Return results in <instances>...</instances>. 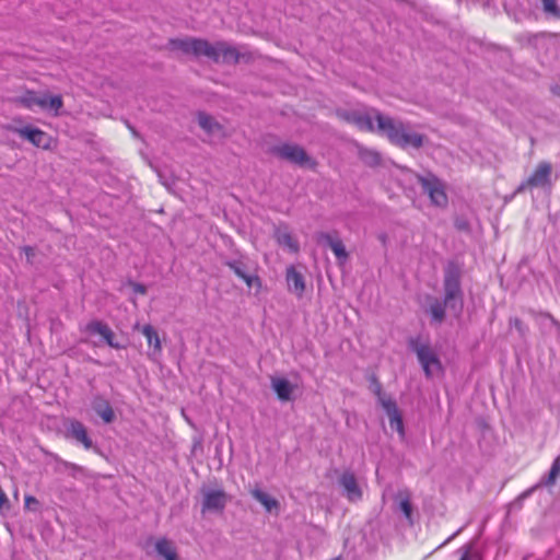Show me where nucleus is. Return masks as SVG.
I'll return each mask as SVG.
<instances>
[{
  "mask_svg": "<svg viewBox=\"0 0 560 560\" xmlns=\"http://www.w3.org/2000/svg\"><path fill=\"white\" fill-rule=\"evenodd\" d=\"M167 49L195 58L205 57L215 63L220 61L235 63L240 58L236 48L225 42L211 44L207 39L189 36L184 38H171L167 43Z\"/></svg>",
  "mask_w": 560,
  "mask_h": 560,
  "instance_id": "1",
  "label": "nucleus"
},
{
  "mask_svg": "<svg viewBox=\"0 0 560 560\" xmlns=\"http://www.w3.org/2000/svg\"><path fill=\"white\" fill-rule=\"evenodd\" d=\"M377 131L386 136L388 140L401 148L419 149L423 144V136L413 132L401 121L395 120L388 116H377Z\"/></svg>",
  "mask_w": 560,
  "mask_h": 560,
  "instance_id": "2",
  "label": "nucleus"
},
{
  "mask_svg": "<svg viewBox=\"0 0 560 560\" xmlns=\"http://www.w3.org/2000/svg\"><path fill=\"white\" fill-rule=\"evenodd\" d=\"M462 267L458 262L451 260L444 268V299L448 307L457 313L463 310V291L460 285Z\"/></svg>",
  "mask_w": 560,
  "mask_h": 560,
  "instance_id": "3",
  "label": "nucleus"
},
{
  "mask_svg": "<svg viewBox=\"0 0 560 560\" xmlns=\"http://www.w3.org/2000/svg\"><path fill=\"white\" fill-rule=\"evenodd\" d=\"M408 343L409 348L417 354L418 361L428 378L442 372L441 360L428 342H421L419 338H411Z\"/></svg>",
  "mask_w": 560,
  "mask_h": 560,
  "instance_id": "4",
  "label": "nucleus"
},
{
  "mask_svg": "<svg viewBox=\"0 0 560 560\" xmlns=\"http://www.w3.org/2000/svg\"><path fill=\"white\" fill-rule=\"evenodd\" d=\"M201 514H222L230 502V495L221 488L202 487Z\"/></svg>",
  "mask_w": 560,
  "mask_h": 560,
  "instance_id": "5",
  "label": "nucleus"
},
{
  "mask_svg": "<svg viewBox=\"0 0 560 560\" xmlns=\"http://www.w3.org/2000/svg\"><path fill=\"white\" fill-rule=\"evenodd\" d=\"M337 115L345 121L354 125L362 131H374L373 120L377 121V116H383L377 109H341Z\"/></svg>",
  "mask_w": 560,
  "mask_h": 560,
  "instance_id": "6",
  "label": "nucleus"
},
{
  "mask_svg": "<svg viewBox=\"0 0 560 560\" xmlns=\"http://www.w3.org/2000/svg\"><path fill=\"white\" fill-rule=\"evenodd\" d=\"M272 153L300 167L314 168L316 166V162L298 144L282 143L275 147Z\"/></svg>",
  "mask_w": 560,
  "mask_h": 560,
  "instance_id": "7",
  "label": "nucleus"
},
{
  "mask_svg": "<svg viewBox=\"0 0 560 560\" xmlns=\"http://www.w3.org/2000/svg\"><path fill=\"white\" fill-rule=\"evenodd\" d=\"M417 180L422 190L429 195L433 205L438 207H444L447 205V196L444 190V185L436 176L433 174H428L425 176L418 175Z\"/></svg>",
  "mask_w": 560,
  "mask_h": 560,
  "instance_id": "8",
  "label": "nucleus"
},
{
  "mask_svg": "<svg viewBox=\"0 0 560 560\" xmlns=\"http://www.w3.org/2000/svg\"><path fill=\"white\" fill-rule=\"evenodd\" d=\"M551 174L552 165L549 162L538 163L536 170L528 177V179L521 184L517 192L523 191L525 188H551Z\"/></svg>",
  "mask_w": 560,
  "mask_h": 560,
  "instance_id": "9",
  "label": "nucleus"
},
{
  "mask_svg": "<svg viewBox=\"0 0 560 560\" xmlns=\"http://www.w3.org/2000/svg\"><path fill=\"white\" fill-rule=\"evenodd\" d=\"M65 436L69 440H73L79 444H82L85 450H97L94 446L92 439L88 433L86 427L79 420L69 419L65 423Z\"/></svg>",
  "mask_w": 560,
  "mask_h": 560,
  "instance_id": "10",
  "label": "nucleus"
},
{
  "mask_svg": "<svg viewBox=\"0 0 560 560\" xmlns=\"http://www.w3.org/2000/svg\"><path fill=\"white\" fill-rule=\"evenodd\" d=\"M339 486L343 489V495L350 502H358L362 499V489L358 483L354 472L345 470L338 478Z\"/></svg>",
  "mask_w": 560,
  "mask_h": 560,
  "instance_id": "11",
  "label": "nucleus"
},
{
  "mask_svg": "<svg viewBox=\"0 0 560 560\" xmlns=\"http://www.w3.org/2000/svg\"><path fill=\"white\" fill-rule=\"evenodd\" d=\"M318 244L329 247L340 264L348 259V253L337 233L320 232L316 237Z\"/></svg>",
  "mask_w": 560,
  "mask_h": 560,
  "instance_id": "12",
  "label": "nucleus"
},
{
  "mask_svg": "<svg viewBox=\"0 0 560 560\" xmlns=\"http://www.w3.org/2000/svg\"><path fill=\"white\" fill-rule=\"evenodd\" d=\"M84 331L89 335H100L104 342L114 349H121L122 346L115 341V334L104 322L94 319L86 324Z\"/></svg>",
  "mask_w": 560,
  "mask_h": 560,
  "instance_id": "13",
  "label": "nucleus"
},
{
  "mask_svg": "<svg viewBox=\"0 0 560 560\" xmlns=\"http://www.w3.org/2000/svg\"><path fill=\"white\" fill-rule=\"evenodd\" d=\"M15 132L21 138L28 140L37 148L48 149L50 147V137L39 128L25 126L18 128Z\"/></svg>",
  "mask_w": 560,
  "mask_h": 560,
  "instance_id": "14",
  "label": "nucleus"
},
{
  "mask_svg": "<svg viewBox=\"0 0 560 560\" xmlns=\"http://www.w3.org/2000/svg\"><path fill=\"white\" fill-rule=\"evenodd\" d=\"M91 407L105 423L114 422L116 418L114 409L109 400L105 398L103 395H95L92 398Z\"/></svg>",
  "mask_w": 560,
  "mask_h": 560,
  "instance_id": "15",
  "label": "nucleus"
},
{
  "mask_svg": "<svg viewBox=\"0 0 560 560\" xmlns=\"http://www.w3.org/2000/svg\"><path fill=\"white\" fill-rule=\"evenodd\" d=\"M288 289L290 292L302 296L305 291V278L294 266H289L285 272Z\"/></svg>",
  "mask_w": 560,
  "mask_h": 560,
  "instance_id": "16",
  "label": "nucleus"
},
{
  "mask_svg": "<svg viewBox=\"0 0 560 560\" xmlns=\"http://www.w3.org/2000/svg\"><path fill=\"white\" fill-rule=\"evenodd\" d=\"M271 387L277 394V397L281 401H290L292 399V393L294 390V385H292L287 378L271 376L270 377Z\"/></svg>",
  "mask_w": 560,
  "mask_h": 560,
  "instance_id": "17",
  "label": "nucleus"
},
{
  "mask_svg": "<svg viewBox=\"0 0 560 560\" xmlns=\"http://www.w3.org/2000/svg\"><path fill=\"white\" fill-rule=\"evenodd\" d=\"M383 409L385 410L388 419L389 425L393 430H396L401 436H404V422L402 417L398 410L396 401H387L384 402Z\"/></svg>",
  "mask_w": 560,
  "mask_h": 560,
  "instance_id": "18",
  "label": "nucleus"
},
{
  "mask_svg": "<svg viewBox=\"0 0 560 560\" xmlns=\"http://www.w3.org/2000/svg\"><path fill=\"white\" fill-rule=\"evenodd\" d=\"M141 332L147 338L149 346L153 348L149 353V357L152 360H156L162 351L161 339L156 329L151 325H144L141 329Z\"/></svg>",
  "mask_w": 560,
  "mask_h": 560,
  "instance_id": "19",
  "label": "nucleus"
},
{
  "mask_svg": "<svg viewBox=\"0 0 560 560\" xmlns=\"http://www.w3.org/2000/svg\"><path fill=\"white\" fill-rule=\"evenodd\" d=\"M428 307L427 312L431 315L432 320L441 324L445 319V308L448 307V304L444 301L439 300L434 296H428Z\"/></svg>",
  "mask_w": 560,
  "mask_h": 560,
  "instance_id": "20",
  "label": "nucleus"
},
{
  "mask_svg": "<svg viewBox=\"0 0 560 560\" xmlns=\"http://www.w3.org/2000/svg\"><path fill=\"white\" fill-rule=\"evenodd\" d=\"M44 95L45 93L26 91L23 95L16 98V102L31 110H34L36 107L42 109L45 106Z\"/></svg>",
  "mask_w": 560,
  "mask_h": 560,
  "instance_id": "21",
  "label": "nucleus"
},
{
  "mask_svg": "<svg viewBox=\"0 0 560 560\" xmlns=\"http://www.w3.org/2000/svg\"><path fill=\"white\" fill-rule=\"evenodd\" d=\"M198 124L210 136L220 137L223 135L222 126L206 113H199Z\"/></svg>",
  "mask_w": 560,
  "mask_h": 560,
  "instance_id": "22",
  "label": "nucleus"
},
{
  "mask_svg": "<svg viewBox=\"0 0 560 560\" xmlns=\"http://www.w3.org/2000/svg\"><path fill=\"white\" fill-rule=\"evenodd\" d=\"M155 551L158 556L163 558L164 560H179L178 553L173 541H171L167 538H160L156 540Z\"/></svg>",
  "mask_w": 560,
  "mask_h": 560,
  "instance_id": "23",
  "label": "nucleus"
},
{
  "mask_svg": "<svg viewBox=\"0 0 560 560\" xmlns=\"http://www.w3.org/2000/svg\"><path fill=\"white\" fill-rule=\"evenodd\" d=\"M276 237L278 243L287 247L291 253H298L300 249L299 242L292 236V234L287 229H279L276 232Z\"/></svg>",
  "mask_w": 560,
  "mask_h": 560,
  "instance_id": "24",
  "label": "nucleus"
},
{
  "mask_svg": "<svg viewBox=\"0 0 560 560\" xmlns=\"http://www.w3.org/2000/svg\"><path fill=\"white\" fill-rule=\"evenodd\" d=\"M250 494L256 501L262 504L268 512L278 506V501L276 499L271 498L268 493L258 488L252 490Z\"/></svg>",
  "mask_w": 560,
  "mask_h": 560,
  "instance_id": "25",
  "label": "nucleus"
},
{
  "mask_svg": "<svg viewBox=\"0 0 560 560\" xmlns=\"http://www.w3.org/2000/svg\"><path fill=\"white\" fill-rule=\"evenodd\" d=\"M359 158L369 166H376L381 163L380 153L372 149L359 148Z\"/></svg>",
  "mask_w": 560,
  "mask_h": 560,
  "instance_id": "26",
  "label": "nucleus"
},
{
  "mask_svg": "<svg viewBox=\"0 0 560 560\" xmlns=\"http://www.w3.org/2000/svg\"><path fill=\"white\" fill-rule=\"evenodd\" d=\"M233 272L240 277L245 278V273L248 272V265L243 257L237 259H229L224 262Z\"/></svg>",
  "mask_w": 560,
  "mask_h": 560,
  "instance_id": "27",
  "label": "nucleus"
},
{
  "mask_svg": "<svg viewBox=\"0 0 560 560\" xmlns=\"http://www.w3.org/2000/svg\"><path fill=\"white\" fill-rule=\"evenodd\" d=\"M370 389L377 397V401L382 407H384V402L394 401V399H392L390 397H387L384 394L382 384L378 382V380L374 375L371 377Z\"/></svg>",
  "mask_w": 560,
  "mask_h": 560,
  "instance_id": "28",
  "label": "nucleus"
},
{
  "mask_svg": "<svg viewBox=\"0 0 560 560\" xmlns=\"http://www.w3.org/2000/svg\"><path fill=\"white\" fill-rule=\"evenodd\" d=\"M44 102L45 106L42 109L54 112L55 115H58L59 109L63 105L62 97L60 95L49 96L45 94Z\"/></svg>",
  "mask_w": 560,
  "mask_h": 560,
  "instance_id": "29",
  "label": "nucleus"
},
{
  "mask_svg": "<svg viewBox=\"0 0 560 560\" xmlns=\"http://www.w3.org/2000/svg\"><path fill=\"white\" fill-rule=\"evenodd\" d=\"M400 502H399V509L402 512V514L406 516V518L412 524V504L410 501V494L409 493H399Z\"/></svg>",
  "mask_w": 560,
  "mask_h": 560,
  "instance_id": "30",
  "label": "nucleus"
},
{
  "mask_svg": "<svg viewBox=\"0 0 560 560\" xmlns=\"http://www.w3.org/2000/svg\"><path fill=\"white\" fill-rule=\"evenodd\" d=\"M55 460L57 463V470H60V467H62L63 469H69L70 470V475L72 477H75L78 472H82L83 471V468L77 464H73V463H70V462H67V460H63L61 459L60 457L58 456H55Z\"/></svg>",
  "mask_w": 560,
  "mask_h": 560,
  "instance_id": "31",
  "label": "nucleus"
},
{
  "mask_svg": "<svg viewBox=\"0 0 560 560\" xmlns=\"http://www.w3.org/2000/svg\"><path fill=\"white\" fill-rule=\"evenodd\" d=\"M544 12L556 19H560V8L557 0H541Z\"/></svg>",
  "mask_w": 560,
  "mask_h": 560,
  "instance_id": "32",
  "label": "nucleus"
},
{
  "mask_svg": "<svg viewBox=\"0 0 560 560\" xmlns=\"http://www.w3.org/2000/svg\"><path fill=\"white\" fill-rule=\"evenodd\" d=\"M560 475V455L555 459L550 471L545 480L546 486H553Z\"/></svg>",
  "mask_w": 560,
  "mask_h": 560,
  "instance_id": "33",
  "label": "nucleus"
},
{
  "mask_svg": "<svg viewBox=\"0 0 560 560\" xmlns=\"http://www.w3.org/2000/svg\"><path fill=\"white\" fill-rule=\"evenodd\" d=\"M459 551H462V557L459 560H474L479 558L478 552L474 551V542H469L463 546Z\"/></svg>",
  "mask_w": 560,
  "mask_h": 560,
  "instance_id": "34",
  "label": "nucleus"
},
{
  "mask_svg": "<svg viewBox=\"0 0 560 560\" xmlns=\"http://www.w3.org/2000/svg\"><path fill=\"white\" fill-rule=\"evenodd\" d=\"M511 328H514L521 337H524L528 331L527 326L517 317H513L510 319Z\"/></svg>",
  "mask_w": 560,
  "mask_h": 560,
  "instance_id": "35",
  "label": "nucleus"
},
{
  "mask_svg": "<svg viewBox=\"0 0 560 560\" xmlns=\"http://www.w3.org/2000/svg\"><path fill=\"white\" fill-rule=\"evenodd\" d=\"M242 280H244V282L247 284V287L252 288L254 285H257V287H260L261 283H260V279L259 277L257 276H252L249 275L248 272L245 273V278H241Z\"/></svg>",
  "mask_w": 560,
  "mask_h": 560,
  "instance_id": "36",
  "label": "nucleus"
},
{
  "mask_svg": "<svg viewBox=\"0 0 560 560\" xmlns=\"http://www.w3.org/2000/svg\"><path fill=\"white\" fill-rule=\"evenodd\" d=\"M455 228L459 231H469V223L466 219L457 218L455 220Z\"/></svg>",
  "mask_w": 560,
  "mask_h": 560,
  "instance_id": "37",
  "label": "nucleus"
},
{
  "mask_svg": "<svg viewBox=\"0 0 560 560\" xmlns=\"http://www.w3.org/2000/svg\"><path fill=\"white\" fill-rule=\"evenodd\" d=\"M10 508V503H9V499L7 497V494L4 493V491L2 490V488L0 487V509H9Z\"/></svg>",
  "mask_w": 560,
  "mask_h": 560,
  "instance_id": "38",
  "label": "nucleus"
},
{
  "mask_svg": "<svg viewBox=\"0 0 560 560\" xmlns=\"http://www.w3.org/2000/svg\"><path fill=\"white\" fill-rule=\"evenodd\" d=\"M23 253L25 254L26 256V260L27 262L32 264L33 262V257L35 256V250L33 247L31 246H24L22 248Z\"/></svg>",
  "mask_w": 560,
  "mask_h": 560,
  "instance_id": "39",
  "label": "nucleus"
},
{
  "mask_svg": "<svg viewBox=\"0 0 560 560\" xmlns=\"http://www.w3.org/2000/svg\"><path fill=\"white\" fill-rule=\"evenodd\" d=\"M35 505H38V500L33 495H26L25 497V506L27 509H32Z\"/></svg>",
  "mask_w": 560,
  "mask_h": 560,
  "instance_id": "40",
  "label": "nucleus"
},
{
  "mask_svg": "<svg viewBox=\"0 0 560 560\" xmlns=\"http://www.w3.org/2000/svg\"><path fill=\"white\" fill-rule=\"evenodd\" d=\"M133 291L139 294H145L147 288L141 283H132Z\"/></svg>",
  "mask_w": 560,
  "mask_h": 560,
  "instance_id": "41",
  "label": "nucleus"
},
{
  "mask_svg": "<svg viewBox=\"0 0 560 560\" xmlns=\"http://www.w3.org/2000/svg\"><path fill=\"white\" fill-rule=\"evenodd\" d=\"M553 95L560 97V85H556L551 89Z\"/></svg>",
  "mask_w": 560,
  "mask_h": 560,
  "instance_id": "42",
  "label": "nucleus"
},
{
  "mask_svg": "<svg viewBox=\"0 0 560 560\" xmlns=\"http://www.w3.org/2000/svg\"><path fill=\"white\" fill-rule=\"evenodd\" d=\"M463 529H464V527H460L459 529H457V532H455V533H454V534H453V535H452V536L446 540V542H447V541H450V540H452V539H453L455 536H457V535H458Z\"/></svg>",
  "mask_w": 560,
  "mask_h": 560,
  "instance_id": "43",
  "label": "nucleus"
}]
</instances>
